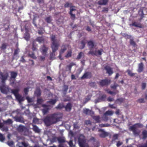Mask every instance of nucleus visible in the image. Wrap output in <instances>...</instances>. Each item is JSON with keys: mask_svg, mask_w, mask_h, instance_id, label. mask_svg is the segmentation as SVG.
Here are the masks:
<instances>
[{"mask_svg": "<svg viewBox=\"0 0 147 147\" xmlns=\"http://www.w3.org/2000/svg\"><path fill=\"white\" fill-rule=\"evenodd\" d=\"M93 118L97 123H99L100 122V117L99 116H94L93 117Z\"/></svg>", "mask_w": 147, "mask_h": 147, "instance_id": "31", "label": "nucleus"}, {"mask_svg": "<svg viewBox=\"0 0 147 147\" xmlns=\"http://www.w3.org/2000/svg\"><path fill=\"white\" fill-rule=\"evenodd\" d=\"M20 61L22 63H25L26 62L25 60L24 59V56H22L21 57V59L20 60Z\"/></svg>", "mask_w": 147, "mask_h": 147, "instance_id": "61", "label": "nucleus"}, {"mask_svg": "<svg viewBox=\"0 0 147 147\" xmlns=\"http://www.w3.org/2000/svg\"><path fill=\"white\" fill-rule=\"evenodd\" d=\"M10 73L11 76L10 78V84L12 86H13L14 84H16L15 79L18 75V73L13 71H10Z\"/></svg>", "mask_w": 147, "mask_h": 147, "instance_id": "4", "label": "nucleus"}, {"mask_svg": "<svg viewBox=\"0 0 147 147\" xmlns=\"http://www.w3.org/2000/svg\"><path fill=\"white\" fill-rule=\"evenodd\" d=\"M129 43L131 45L134 47H136V42L134 41L133 39H130L129 41Z\"/></svg>", "mask_w": 147, "mask_h": 147, "instance_id": "45", "label": "nucleus"}, {"mask_svg": "<svg viewBox=\"0 0 147 147\" xmlns=\"http://www.w3.org/2000/svg\"><path fill=\"white\" fill-rule=\"evenodd\" d=\"M32 126H33L32 129L35 133H39L40 132V130L36 125L32 124Z\"/></svg>", "mask_w": 147, "mask_h": 147, "instance_id": "21", "label": "nucleus"}, {"mask_svg": "<svg viewBox=\"0 0 147 147\" xmlns=\"http://www.w3.org/2000/svg\"><path fill=\"white\" fill-rule=\"evenodd\" d=\"M92 96V95L91 94H89L85 98V103H86L88 101L90 100V98Z\"/></svg>", "mask_w": 147, "mask_h": 147, "instance_id": "44", "label": "nucleus"}, {"mask_svg": "<svg viewBox=\"0 0 147 147\" xmlns=\"http://www.w3.org/2000/svg\"><path fill=\"white\" fill-rule=\"evenodd\" d=\"M92 77V74L91 72H85L83 76L81 77V79H90Z\"/></svg>", "mask_w": 147, "mask_h": 147, "instance_id": "10", "label": "nucleus"}, {"mask_svg": "<svg viewBox=\"0 0 147 147\" xmlns=\"http://www.w3.org/2000/svg\"><path fill=\"white\" fill-rule=\"evenodd\" d=\"M1 131H4L7 132L8 130V127L7 126H4L1 128Z\"/></svg>", "mask_w": 147, "mask_h": 147, "instance_id": "50", "label": "nucleus"}, {"mask_svg": "<svg viewBox=\"0 0 147 147\" xmlns=\"http://www.w3.org/2000/svg\"><path fill=\"white\" fill-rule=\"evenodd\" d=\"M24 38L27 41H28L29 40L30 35L29 34L28 32H26L24 34Z\"/></svg>", "mask_w": 147, "mask_h": 147, "instance_id": "30", "label": "nucleus"}, {"mask_svg": "<svg viewBox=\"0 0 147 147\" xmlns=\"http://www.w3.org/2000/svg\"><path fill=\"white\" fill-rule=\"evenodd\" d=\"M44 40L45 39L42 36L38 37L36 39V41H38L39 43H42V42H44Z\"/></svg>", "mask_w": 147, "mask_h": 147, "instance_id": "28", "label": "nucleus"}, {"mask_svg": "<svg viewBox=\"0 0 147 147\" xmlns=\"http://www.w3.org/2000/svg\"><path fill=\"white\" fill-rule=\"evenodd\" d=\"M45 20L47 23H50L52 21V18L51 16H49L45 19Z\"/></svg>", "mask_w": 147, "mask_h": 147, "instance_id": "39", "label": "nucleus"}, {"mask_svg": "<svg viewBox=\"0 0 147 147\" xmlns=\"http://www.w3.org/2000/svg\"><path fill=\"white\" fill-rule=\"evenodd\" d=\"M130 25H132L133 26H134L139 28H142V26L141 24L140 23H138L137 22H134L132 23Z\"/></svg>", "mask_w": 147, "mask_h": 147, "instance_id": "24", "label": "nucleus"}, {"mask_svg": "<svg viewBox=\"0 0 147 147\" xmlns=\"http://www.w3.org/2000/svg\"><path fill=\"white\" fill-rule=\"evenodd\" d=\"M137 128V126H136V125L135 124L133 125L132 126L130 127L129 128V130L133 131L136 130Z\"/></svg>", "mask_w": 147, "mask_h": 147, "instance_id": "34", "label": "nucleus"}, {"mask_svg": "<svg viewBox=\"0 0 147 147\" xmlns=\"http://www.w3.org/2000/svg\"><path fill=\"white\" fill-rule=\"evenodd\" d=\"M88 45L91 47V48H93L94 47V42L92 40H90L88 41L87 42Z\"/></svg>", "mask_w": 147, "mask_h": 147, "instance_id": "29", "label": "nucleus"}, {"mask_svg": "<svg viewBox=\"0 0 147 147\" xmlns=\"http://www.w3.org/2000/svg\"><path fill=\"white\" fill-rule=\"evenodd\" d=\"M110 125L109 124H100L99 125L100 127H108L110 126Z\"/></svg>", "mask_w": 147, "mask_h": 147, "instance_id": "57", "label": "nucleus"}, {"mask_svg": "<svg viewBox=\"0 0 147 147\" xmlns=\"http://www.w3.org/2000/svg\"><path fill=\"white\" fill-rule=\"evenodd\" d=\"M75 65L76 64L74 63L71 62L70 63L69 65H67V71H71L72 66Z\"/></svg>", "mask_w": 147, "mask_h": 147, "instance_id": "23", "label": "nucleus"}, {"mask_svg": "<svg viewBox=\"0 0 147 147\" xmlns=\"http://www.w3.org/2000/svg\"><path fill=\"white\" fill-rule=\"evenodd\" d=\"M84 55V53L82 52H81L78 54V55L77 56V59H80Z\"/></svg>", "mask_w": 147, "mask_h": 147, "instance_id": "52", "label": "nucleus"}, {"mask_svg": "<svg viewBox=\"0 0 147 147\" xmlns=\"http://www.w3.org/2000/svg\"><path fill=\"white\" fill-rule=\"evenodd\" d=\"M132 132L134 135H138L140 133V131L137 129Z\"/></svg>", "mask_w": 147, "mask_h": 147, "instance_id": "58", "label": "nucleus"}, {"mask_svg": "<svg viewBox=\"0 0 147 147\" xmlns=\"http://www.w3.org/2000/svg\"><path fill=\"white\" fill-rule=\"evenodd\" d=\"M109 0H100L98 2V4L100 5H107Z\"/></svg>", "mask_w": 147, "mask_h": 147, "instance_id": "20", "label": "nucleus"}, {"mask_svg": "<svg viewBox=\"0 0 147 147\" xmlns=\"http://www.w3.org/2000/svg\"><path fill=\"white\" fill-rule=\"evenodd\" d=\"M5 83H3V84L0 86V90L1 92L3 93L4 94H6L7 93V90H8L7 89V88H6L5 85Z\"/></svg>", "mask_w": 147, "mask_h": 147, "instance_id": "14", "label": "nucleus"}, {"mask_svg": "<svg viewBox=\"0 0 147 147\" xmlns=\"http://www.w3.org/2000/svg\"><path fill=\"white\" fill-rule=\"evenodd\" d=\"M0 76L1 77V82L2 83H5V81L7 80L8 76V74L6 73L3 74L2 73L0 72Z\"/></svg>", "mask_w": 147, "mask_h": 147, "instance_id": "11", "label": "nucleus"}, {"mask_svg": "<svg viewBox=\"0 0 147 147\" xmlns=\"http://www.w3.org/2000/svg\"><path fill=\"white\" fill-rule=\"evenodd\" d=\"M72 107V105L69 102L65 106L64 108L65 109V110L67 111H70Z\"/></svg>", "mask_w": 147, "mask_h": 147, "instance_id": "17", "label": "nucleus"}, {"mask_svg": "<svg viewBox=\"0 0 147 147\" xmlns=\"http://www.w3.org/2000/svg\"><path fill=\"white\" fill-rule=\"evenodd\" d=\"M76 7L75 6L72 5L70 7V11L69 13L71 16V19L74 20L75 18V15L73 13V11L76 10Z\"/></svg>", "mask_w": 147, "mask_h": 147, "instance_id": "8", "label": "nucleus"}, {"mask_svg": "<svg viewBox=\"0 0 147 147\" xmlns=\"http://www.w3.org/2000/svg\"><path fill=\"white\" fill-rule=\"evenodd\" d=\"M66 50L67 48L65 45H63L59 52L60 55L63 53Z\"/></svg>", "mask_w": 147, "mask_h": 147, "instance_id": "26", "label": "nucleus"}, {"mask_svg": "<svg viewBox=\"0 0 147 147\" xmlns=\"http://www.w3.org/2000/svg\"><path fill=\"white\" fill-rule=\"evenodd\" d=\"M7 144L9 146L12 147L14 143L12 141H8L7 142Z\"/></svg>", "mask_w": 147, "mask_h": 147, "instance_id": "62", "label": "nucleus"}, {"mask_svg": "<svg viewBox=\"0 0 147 147\" xmlns=\"http://www.w3.org/2000/svg\"><path fill=\"white\" fill-rule=\"evenodd\" d=\"M111 82V80L107 79H105L104 80H102L98 82V84L100 86H108Z\"/></svg>", "mask_w": 147, "mask_h": 147, "instance_id": "6", "label": "nucleus"}, {"mask_svg": "<svg viewBox=\"0 0 147 147\" xmlns=\"http://www.w3.org/2000/svg\"><path fill=\"white\" fill-rule=\"evenodd\" d=\"M72 5V3H69L68 2H67L64 5V7L65 8H67L69 7H70Z\"/></svg>", "mask_w": 147, "mask_h": 147, "instance_id": "56", "label": "nucleus"}, {"mask_svg": "<svg viewBox=\"0 0 147 147\" xmlns=\"http://www.w3.org/2000/svg\"><path fill=\"white\" fill-rule=\"evenodd\" d=\"M144 65L143 63L141 62L138 64V68L137 71L139 73L142 72L144 69Z\"/></svg>", "mask_w": 147, "mask_h": 147, "instance_id": "18", "label": "nucleus"}, {"mask_svg": "<svg viewBox=\"0 0 147 147\" xmlns=\"http://www.w3.org/2000/svg\"><path fill=\"white\" fill-rule=\"evenodd\" d=\"M13 114H16L15 116L13 117V118L15 119V120L17 122H18L20 123H23L24 120L23 118L22 117H18L17 116L18 114H20L19 110L17 109L12 112Z\"/></svg>", "mask_w": 147, "mask_h": 147, "instance_id": "5", "label": "nucleus"}, {"mask_svg": "<svg viewBox=\"0 0 147 147\" xmlns=\"http://www.w3.org/2000/svg\"><path fill=\"white\" fill-rule=\"evenodd\" d=\"M43 102V100L42 98H38L37 101V104L38 105L41 104Z\"/></svg>", "mask_w": 147, "mask_h": 147, "instance_id": "55", "label": "nucleus"}, {"mask_svg": "<svg viewBox=\"0 0 147 147\" xmlns=\"http://www.w3.org/2000/svg\"><path fill=\"white\" fill-rule=\"evenodd\" d=\"M57 101V100L56 99H51L50 100L47 102V103H50L52 105H55Z\"/></svg>", "mask_w": 147, "mask_h": 147, "instance_id": "27", "label": "nucleus"}, {"mask_svg": "<svg viewBox=\"0 0 147 147\" xmlns=\"http://www.w3.org/2000/svg\"><path fill=\"white\" fill-rule=\"evenodd\" d=\"M106 97V96L105 94L102 95L100 97V99L102 101H104Z\"/></svg>", "mask_w": 147, "mask_h": 147, "instance_id": "64", "label": "nucleus"}, {"mask_svg": "<svg viewBox=\"0 0 147 147\" xmlns=\"http://www.w3.org/2000/svg\"><path fill=\"white\" fill-rule=\"evenodd\" d=\"M33 123H35V124L38 123L39 119L37 118H34L33 120Z\"/></svg>", "mask_w": 147, "mask_h": 147, "instance_id": "59", "label": "nucleus"}, {"mask_svg": "<svg viewBox=\"0 0 147 147\" xmlns=\"http://www.w3.org/2000/svg\"><path fill=\"white\" fill-rule=\"evenodd\" d=\"M7 89L8 90V91L11 90V92L14 95L16 99L20 102L24 100V98L19 94V92L20 91L19 89H12L11 88H7Z\"/></svg>", "mask_w": 147, "mask_h": 147, "instance_id": "3", "label": "nucleus"}, {"mask_svg": "<svg viewBox=\"0 0 147 147\" xmlns=\"http://www.w3.org/2000/svg\"><path fill=\"white\" fill-rule=\"evenodd\" d=\"M65 106L63 103H60L55 107L57 109H61L64 108Z\"/></svg>", "mask_w": 147, "mask_h": 147, "instance_id": "25", "label": "nucleus"}, {"mask_svg": "<svg viewBox=\"0 0 147 147\" xmlns=\"http://www.w3.org/2000/svg\"><path fill=\"white\" fill-rule=\"evenodd\" d=\"M78 142L80 147H85L86 141L84 136H80L78 138Z\"/></svg>", "mask_w": 147, "mask_h": 147, "instance_id": "7", "label": "nucleus"}, {"mask_svg": "<svg viewBox=\"0 0 147 147\" xmlns=\"http://www.w3.org/2000/svg\"><path fill=\"white\" fill-rule=\"evenodd\" d=\"M72 53V51L71 50L68 51L67 52L66 55H65V57L67 58L71 57V56Z\"/></svg>", "mask_w": 147, "mask_h": 147, "instance_id": "35", "label": "nucleus"}, {"mask_svg": "<svg viewBox=\"0 0 147 147\" xmlns=\"http://www.w3.org/2000/svg\"><path fill=\"white\" fill-rule=\"evenodd\" d=\"M137 102L140 103H144L145 102L144 99L143 98H141L138 99Z\"/></svg>", "mask_w": 147, "mask_h": 147, "instance_id": "60", "label": "nucleus"}, {"mask_svg": "<svg viewBox=\"0 0 147 147\" xmlns=\"http://www.w3.org/2000/svg\"><path fill=\"white\" fill-rule=\"evenodd\" d=\"M118 86H119V85L118 84H117L115 83H114V85H111V88L112 89H116V88Z\"/></svg>", "mask_w": 147, "mask_h": 147, "instance_id": "48", "label": "nucleus"}, {"mask_svg": "<svg viewBox=\"0 0 147 147\" xmlns=\"http://www.w3.org/2000/svg\"><path fill=\"white\" fill-rule=\"evenodd\" d=\"M28 55L29 57L34 59H36V57L35 56L34 52H32L31 54H29Z\"/></svg>", "mask_w": 147, "mask_h": 147, "instance_id": "41", "label": "nucleus"}, {"mask_svg": "<svg viewBox=\"0 0 147 147\" xmlns=\"http://www.w3.org/2000/svg\"><path fill=\"white\" fill-rule=\"evenodd\" d=\"M99 131L101 132V133L99 134V136L102 138H105L108 136V133L105 131L103 129H100L98 130Z\"/></svg>", "mask_w": 147, "mask_h": 147, "instance_id": "12", "label": "nucleus"}, {"mask_svg": "<svg viewBox=\"0 0 147 147\" xmlns=\"http://www.w3.org/2000/svg\"><path fill=\"white\" fill-rule=\"evenodd\" d=\"M26 129V127L21 125H20L17 128V131L20 132H22L25 131Z\"/></svg>", "mask_w": 147, "mask_h": 147, "instance_id": "16", "label": "nucleus"}, {"mask_svg": "<svg viewBox=\"0 0 147 147\" xmlns=\"http://www.w3.org/2000/svg\"><path fill=\"white\" fill-rule=\"evenodd\" d=\"M127 72L128 73V75L131 77L134 76L136 74V73H132L131 71L129 70H127Z\"/></svg>", "mask_w": 147, "mask_h": 147, "instance_id": "54", "label": "nucleus"}, {"mask_svg": "<svg viewBox=\"0 0 147 147\" xmlns=\"http://www.w3.org/2000/svg\"><path fill=\"white\" fill-rule=\"evenodd\" d=\"M103 52V50L102 49H101L100 50H98V51H96V53L98 55H101L102 53V52Z\"/></svg>", "mask_w": 147, "mask_h": 147, "instance_id": "49", "label": "nucleus"}, {"mask_svg": "<svg viewBox=\"0 0 147 147\" xmlns=\"http://www.w3.org/2000/svg\"><path fill=\"white\" fill-rule=\"evenodd\" d=\"M34 94L38 97L40 96L41 94V93L40 89H37L34 92Z\"/></svg>", "mask_w": 147, "mask_h": 147, "instance_id": "32", "label": "nucleus"}, {"mask_svg": "<svg viewBox=\"0 0 147 147\" xmlns=\"http://www.w3.org/2000/svg\"><path fill=\"white\" fill-rule=\"evenodd\" d=\"M57 140L58 142L60 143H63L65 142V139L63 137H58Z\"/></svg>", "mask_w": 147, "mask_h": 147, "instance_id": "33", "label": "nucleus"}, {"mask_svg": "<svg viewBox=\"0 0 147 147\" xmlns=\"http://www.w3.org/2000/svg\"><path fill=\"white\" fill-rule=\"evenodd\" d=\"M62 118V116L59 114L55 113L46 117L43 119V121L46 125L48 126L59 121Z\"/></svg>", "mask_w": 147, "mask_h": 147, "instance_id": "1", "label": "nucleus"}, {"mask_svg": "<svg viewBox=\"0 0 147 147\" xmlns=\"http://www.w3.org/2000/svg\"><path fill=\"white\" fill-rule=\"evenodd\" d=\"M105 69L106 70L107 73H108L109 75H111L113 73L112 68L109 66H106L105 67Z\"/></svg>", "mask_w": 147, "mask_h": 147, "instance_id": "15", "label": "nucleus"}, {"mask_svg": "<svg viewBox=\"0 0 147 147\" xmlns=\"http://www.w3.org/2000/svg\"><path fill=\"white\" fill-rule=\"evenodd\" d=\"M3 123L5 124H7L10 125L12 123L13 121L11 119H8L7 120L4 121Z\"/></svg>", "mask_w": 147, "mask_h": 147, "instance_id": "38", "label": "nucleus"}, {"mask_svg": "<svg viewBox=\"0 0 147 147\" xmlns=\"http://www.w3.org/2000/svg\"><path fill=\"white\" fill-rule=\"evenodd\" d=\"M89 85L92 87H94L96 86V83L95 82H91L89 83Z\"/></svg>", "mask_w": 147, "mask_h": 147, "instance_id": "63", "label": "nucleus"}, {"mask_svg": "<svg viewBox=\"0 0 147 147\" xmlns=\"http://www.w3.org/2000/svg\"><path fill=\"white\" fill-rule=\"evenodd\" d=\"M4 26L5 28L4 29V31H7L9 30L10 25L9 24H4Z\"/></svg>", "mask_w": 147, "mask_h": 147, "instance_id": "36", "label": "nucleus"}, {"mask_svg": "<svg viewBox=\"0 0 147 147\" xmlns=\"http://www.w3.org/2000/svg\"><path fill=\"white\" fill-rule=\"evenodd\" d=\"M83 113L86 115L91 116L94 114V112L86 108L83 109Z\"/></svg>", "mask_w": 147, "mask_h": 147, "instance_id": "13", "label": "nucleus"}, {"mask_svg": "<svg viewBox=\"0 0 147 147\" xmlns=\"http://www.w3.org/2000/svg\"><path fill=\"white\" fill-rule=\"evenodd\" d=\"M102 118L103 120L105 121H107L109 119L108 115L106 114L105 115V113L104 114L103 116H102Z\"/></svg>", "mask_w": 147, "mask_h": 147, "instance_id": "40", "label": "nucleus"}, {"mask_svg": "<svg viewBox=\"0 0 147 147\" xmlns=\"http://www.w3.org/2000/svg\"><path fill=\"white\" fill-rule=\"evenodd\" d=\"M86 40L85 38H84L81 42V45L80 47V49H83L85 47V46L86 43Z\"/></svg>", "mask_w": 147, "mask_h": 147, "instance_id": "19", "label": "nucleus"}, {"mask_svg": "<svg viewBox=\"0 0 147 147\" xmlns=\"http://www.w3.org/2000/svg\"><path fill=\"white\" fill-rule=\"evenodd\" d=\"M5 139V138L3 135L0 133V141L2 142H3Z\"/></svg>", "mask_w": 147, "mask_h": 147, "instance_id": "53", "label": "nucleus"}, {"mask_svg": "<svg viewBox=\"0 0 147 147\" xmlns=\"http://www.w3.org/2000/svg\"><path fill=\"white\" fill-rule=\"evenodd\" d=\"M68 89V86L64 85L63 86L62 91L64 95H66L67 94V90Z\"/></svg>", "mask_w": 147, "mask_h": 147, "instance_id": "22", "label": "nucleus"}, {"mask_svg": "<svg viewBox=\"0 0 147 147\" xmlns=\"http://www.w3.org/2000/svg\"><path fill=\"white\" fill-rule=\"evenodd\" d=\"M113 113V112L112 111L108 110L106 111L105 113V114H106L107 115H112Z\"/></svg>", "mask_w": 147, "mask_h": 147, "instance_id": "46", "label": "nucleus"}, {"mask_svg": "<svg viewBox=\"0 0 147 147\" xmlns=\"http://www.w3.org/2000/svg\"><path fill=\"white\" fill-rule=\"evenodd\" d=\"M18 49H16L15 51L13 54V56L12 58V59L13 60L15 58V56L17 55H18Z\"/></svg>", "mask_w": 147, "mask_h": 147, "instance_id": "47", "label": "nucleus"}, {"mask_svg": "<svg viewBox=\"0 0 147 147\" xmlns=\"http://www.w3.org/2000/svg\"><path fill=\"white\" fill-rule=\"evenodd\" d=\"M143 136V138L145 139L147 138V131L146 130H143L142 133Z\"/></svg>", "mask_w": 147, "mask_h": 147, "instance_id": "37", "label": "nucleus"}, {"mask_svg": "<svg viewBox=\"0 0 147 147\" xmlns=\"http://www.w3.org/2000/svg\"><path fill=\"white\" fill-rule=\"evenodd\" d=\"M50 38L51 42V47L53 53H54L58 50L60 45L59 42V41L56 39L55 35H51L50 37Z\"/></svg>", "mask_w": 147, "mask_h": 147, "instance_id": "2", "label": "nucleus"}, {"mask_svg": "<svg viewBox=\"0 0 147 147\" xmlns=\"http://www.w3.org/2000/svg\"><path fill=\"white\" fill-rule=\"evenodd\" d=\"M48 50V47H46L45 45H43L40 49V51L41 52L42 55L45 56L46 55Z\"/></svg>", "mask_w": 147, "mask_h": 147, "instance_id": "9", "label": "nucleus"}, {"mask_svg": "<svg viewBox=\"0 0 147 147\" xmlns=\"http://www.w3.org/2000/svg\"><path fill=\"white\" fill-rule=\"evenodd\" d=\"M88 54H91L93 55H96V56H97V55L96 53V51H93L90 50V51L88 53Z\"/></svg>", "mask_w": 147, "mask_h": 147, "instance_id": "43", "label": "nucleus"}, {"mask_svg": "<svg viewBox=\"0 0 147 147\" xmlns=\"http://www.w3.org/2000/svg\"><path fill=\"white\" fill-rule=\"evenodd\" d=\"M49 110V109L48 107H45L42 109V111L44 114L47 113Z\"/></svg>", "mask_w": 147, "mask_h": 147, "instance_id": "42", "label": "nucleus"}, {"mask_svg": "<svg viewBox=\"0 0 147 147\" xmlns=\"http://www.w3.org/2000/svg\"><path fill=\"white\" fill-rule=\"evenodd\" d=\"M67 143L69 146L70 147H74V146L72 140H70L69 142L67 141Z\"/></svg>", "mask_w": 147, "mask_h": 147, "instance_id": "51", "label": "nucleus"}]
</instances>
